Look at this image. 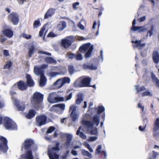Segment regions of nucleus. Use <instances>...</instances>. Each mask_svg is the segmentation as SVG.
Instances as JSON below:
<instances>
[{
	"instance_id": "f257e3e1",
	"label": "nucleus",
	"mask_w": 159,
	"mask_h": 159,
	"mask_svg": "<svg viewBox=\"0 0 159 159\" xmlns=\"http://www.w3.org/2000/svg\"><path fill=\"white\" fill-rule=\"evenodd\" d=\"M94 48L93 45H91L90 43H88L83 44L79 48L80 52L85 53L84 57L85 58H89L91 55Z\"/></svg>"
},
{
	"instance_id": "f03ea898",
	"label": "nucleus",
	"mask_w": 159,
	"mask_h": 159,
	"mask_svg": "<svg viewBox=\"0 0 159 159\" xmlns=\"http://www.w3.org/2000/svg\"><path fill=\"white\" fill-rule=\"evenodd\" d=\"M3 125L7 129H11L13 130L17 129L16 124L8 117L6 116L4 118Z\"/></svg>"
},
{
	"instance_id": "7ed1b4c3",
	"label": "nucleus",
	"mask_w": 159,
	"mask_h": 159,
	"mask_svg": "<svg viewBox=\"0 0 159 159\" xmlns=\"http://www.w3.org/2000/svg\"><path fill=\"white\" fill-rule=\"evenodd\" d=\"M59 144V143L57 142L55 146L52 147L50 151L48 152V156L50 159H58L59 158V155L57 154L54 151H58L60 150Z\"/></svg>"
},
{
	"instance_id": "20e7f679",
	"label": "nucleus",
	"mask_w": 159,
	"mask_h": 159,
	"mask_svg": "<svg viewBox=\"0 0 159 159\" xmlns=\"http://www.w3.org/2000/svg\"><path fill=\"white\" fill-rule=\"evenodd\" d=\"M8 21L14 25H17L19 22V16L16 12H12L9 14L7 16Z\"/></svg>"
},
{
	"instance_id": "39448f33",
	"label": "nucleus",
	"mask_w": 159,
	"mask_h": 159,
	"mask_svg": "<svg viewBox=\"0 0 159 159\" xmlns=\"http://www.w3.org/2000/svg\"><path fill=\"white\" fill-rule=\"evenodd\" d=\"M8 141L5 137L0 135V152L3 153L7 152L8 149Z\"/></svg>"
},
{
	"instance_id": "423d86ee",
	"label": "nucleus",
	"mask_w": 159,
	"mask_h": 159,
	"mask_svg": "<svg viewBox=\"0 0 159 159\" xmlns=\"http://www.w3.org/2000/svg\"><path fill=\"white\" fill-rule=\"evenodd\" d=\"M67 38L62 39L61 41V46L66 49L71 45L74 39V37L72 36H69Z\"/></svg>"
},
{
	"instance_id": "0eeeda50",
	"label": "nucleus",
	"mask_w": 159,
	"mask_h": 159,
	"mask_svg": "<svg viewBox=\"0 0 159 159\" xmlns=\"http://www.w3.org/2000/svg\"><path fill=\"white\" fill-rule=\"evenodd\" d=\"M35 144L34 140L31 139H26L23 143L21 149L24 148L25 150H31L33 147L34 146Z\"/></svg>"
},
{
	"instance_id": "6e6552de",
	"label": "nucleus",
	"mask_w": 159,
	"mask_h": 159,
	"mask_svg": "<svg viewBox=\"0 0 159 159\" xmlns=\"http://www.w3.org/2000/svg\"><path fill=\"white\" fill-rule=\"evenodd\" d=\"M159 118H157L154 122V126L153 129V136L155 138L159 137Z\"/></svg>"
},
{
	"instance_id": "1a4fd4ad",
	"label": "nucleus",
	"mask_w": 159,
	"mask_h": 159,
	"mask_svg": "<svg viewBox=\"0 0 159 159\" xmlns=\"http://www.w3.org/2000/svg\"><path fill=\"white\" fill-rule=\"evenodd\" d=\"M70 81V79L69 77H65L62 79H58L54 83V84L59 85L58 86L60 88L62 87L65 83H69Z\"/></svg>"
},
{
	"instance_id": "9d476101",
	"label": "nucleus",
	"mask_w": 159,
	"mask_h": 159,
	"mask_svg": "<svg viewBox=\"0 0 159 159\" xmlns=\"http://www.w3.org/2000/svg\"><path fill=\"white\" fill-rule=\"evenodd\" d=\"M43 95L39 92L34 93L33 95V99L36 104H38L42 102Z\"/></svg>"
},
{
	"instance_id": "9b49d317",
	"label": "nucleus",
	"mask_w": 159,
	"mask_h": 159,
	"mask_svg": "<svg viewBox=\"0 0 159 159\" xmlns=\"http://www.w3.org/2000/svg\"><path fill=\"white\" fill-rule=\"evenodd\" d=\"M16 86H17L18 89L21 91L25 90L28 88L25 83L22 80L16 83L12 87V88H14Z\"/></svg>"
},
{
	"instance_id": "f8f14e48",
	"label": "nucleus",
	"mask_w": 159,
	"mask_h": 159,
	"mask_svg": "<svg viewBox=\"0 0 159 159\" xmlns=\"http://www.w3.org/2000/svg\"><path fill=\"white\" fill-rule=\"evenodd\" d=\"M47 117L44 115H40L36 118V121L39 126H41L46 123Z\"/></svg>"
},
{
	"instance_id": "ddd939ff",
	"label": "nucleus",
	"mask_w": 159,
	"mask_h": 159,
	"mask_svg": "<svg viewBox=\"0 0 159 159\" xmlns=\"http://www.w3.org/2000/svg\"><path fill=\"white\" fill-rule=\"evenodd\" d=\"M76 107L75 106L72 105L70 107L69 111H71L70 116L72 118V121H75L79 117V116L76 112Z\"/></svg>"
},
{
	"instance_id": "4468645a",
	"label": "nucleus",
	"mask_w": 159,
	"mask_h": 159,
	"mask_svg": "<svg viewBox=\"0 0 159 159\" xmlns=\"http://www.w3.org/2000/svg\"><path fill=\"white\" fill-rule=\"evenodd\" d=\"M136 21V20L135 19H134L133 20L132 22V26L130 29V30H132L134 31H138L139 33H141L144 32L146 30L144 28L143 26H135Z\"/></svg>"
},
{
	"instance_id": "2eb2a0df",
	"label": "nucleus",
	"mask_w": 159,
	"mask_h": 159,
	"mask_svg": "<svg viewBox=\"0 0 159 159\" xmlns=\"http://www.w3.org/2000/svg\"><path fill=\"white\" fill-rule=\"evenodd\" d=\"M14 103L18 111H23L25 108V105L24 102L16 100L14 101Z\"/></svg>"
},
{
	"instance_id": "dca6fc26",
	"label": "nucleus",
	"mask_w": 159,
	"mask_h": 159,
	"mask_svg": "<svg viewBox=\"0 0 159 159\" xmlns=\"http://www.w3.org/2000/svg\"><path fill=\"white\" fill-rule=\"evenodd\" d=\"M26 82L25 83L27 87L34 86V83L31 75L29 74H27L26 75Z\"/></svg>"
},
{
	"instance_id": "f3484780",
	"label": "nucleus",
	"mask_w": 159,
	"mask_h": 159,
	"mask_svg": "<svg viewBox=\"0 0 159 159\" xmlns=\"http://www.w3.org/2000/svg\"><path fill=\"white\" fill-rule=\"evenodd\" d=\"M21 157L24 159H33L32 150H28L25 154L21 155Z\"/></svg>"
},
{
	"instance_id": "a211bd4d",
	"label": "nucleus",
	"mask_w": 159,
	"mask_h": 159,
	"mask_svg": "<svg viewBox=\"0 0 159 159\" xmlns=\"http://www.w3.org/2000/svg\"><path fill=\"white\" fill-rule=\"evenodd\" d=\"M151 77L153 83L157 88H159V80L152 72L151 73Z\"/></svg>"
},
{
	"instance_id": "6ab92c4d",
	"label": "nucleus",
	"mask_w": 159,
	"mask_h": 159,
	"mask_svg": "<svg viewBox=\"0 0 159 159\" xmlns=\"http://www.w3.org/2000/svg\"><path fill=\"white\" fill-rule=\"evenodd\" d=\"M91 80V78L89 77L82 78L81 83L82 84V87L90 86Z\"/></svg>"
},
{
	"instance_id": "aec40b11",
	"label": "nucleus",
	"mask_w": 159,
	"mask_h": 159,
	"mask_svg": "<svg viewBox=\"0 0 159 159\" xmlns=\"http://www.w3.org/2000/svg\"><path fill=\"white\" fill-rule=\"evenodd\" d=\"M34 72L36 75H40V76L44 75V71L41 67H34Z\"/></svg>"
},
{
	"instance_id": "412c9836",
	"label": "nucleus",
	"mask_w": 159,
	"mask_h": 159,
	"mask_svg": "<svg viewBox=\"0 0 159 159\" xmlns=\"http://www.w3.org/2000/svg\"><path fill=\"white\" fill-rule=\"evenodd\" d=\"M66 137L67 139V141L66 142V146H69L71 142L72 139V136L70 134H64L61 135V137L62 138Z\"/></svg>"
},
{
	"instance_id": "4be33fe9",
	"label": "nucleus",
	"mask_w": 159,
	"mask_h": 159,
	"mask_svg": "<svg viewBox=\"0 0 159 159\" xmlns=\"http://www.w3.org/2000/svg\"><path fill=\"white\" fill-rule=\"evenodd\" d=\"M36 113V112L34 110L30 109L28 113L25 114V117L28 119H30L35 116Z\"/></svg>"
},
{
	"instance_id": "5701e85b",
	"label": "nucleus",
	"mask_w": 159,
	"mask_h": 159,
	"mask_svg": "<svg viewBox=\"0 0 159 159\" xmlns=\"http://www.w3.org/2000/svg\"><path fill=\"white\" fill-rule=\"evenodd\" d=\"M152 59L154 62L156 64L159 62V53L157 51H154L152 54Z\"/></svg>"
},
{
	"instance_id": "b1692460",
	"label": "nucleus",
	"mask_w": 159,
	"mask_h": 159,
	"mask_svg": "<svg viewBox=\"0 0 159 159\" xmlns=\"http://www.w3.org/2000/svg\"><path fill=\"white\" fill-rule=\"evenodd\" d=\"M2 32L5 36L9 38H11L13 35V31L9 29L3 30Z\"/></svg>"
},
{
	"instance_id": "393cba45",
	"label": "nucleus",
	"mask_w": 159,
	"mask_h": 159,
	"mask_svg": "<svg viewBox=\"0 0 159 159\" xmlns=\"http://www.w3.org/2000/svg\"><path fill=\"white\" fill-rule=\"evenodd\" d=\"M55 11V9L50 8L46 12L44 16V19L48 18L49 17L52 16Z\"/></svg>"
},
{
	"instance_id": "a878e982",
	"label": "nucleus",
	"mask_w": 159,
	"mask_h": 159,
	"mask_svg": "<svg viewBox=\"0 0 159 159\" xmlns=\"http://www.w3.org/2000/svg\"><path fill=\"white\" fill-rule=\"evenodd\" d=\"M131 42L132 43H134V44H133V47L134 48H137L139 47H143L145 46V43H141V40H136L135 41L132 40Z\"/></svg>"
},
{
	"instance_id": "bb28decb",
	"label": "nucleus",
	"mask_w": 159,
	"mask_h": 159,
	"mask_svg": "<svg viewBox=\"0 0 159 159\" xmlns=\"http://www.w3.org/2000/svg\"><path fill=\"white\" fill-rule=\"evenodd\" d=\"M81 124L86 126L88 128H92L93 126V124L92 122L89 120H83L81 121Z\"/></svg>"
},
{
	"instance_id": "cd10ccee",
	"label": "nucleus",
	"mask_w": 159,
	"mask_h": 159,
	"mask_svg": "<svg viewBox=\"0 0 159 159\" xmlns=\"http://www.w3.org/2000/svg\"><path fill=\"white\" fill-rule=\"evenodd\" d=\"M55 93H49L48 97V101L50 103H54Z\"/></svg>"
},
{
	"instance_id": "c85d7f7f",
	"label": "nucleus",
	"mask_w": 159,
	"mask_h": 159,
	"mask_svg": "<svg viewBox=\"0 0 159 159\" xmlns=\"http://www.w3.org/2000/svg\"><path fill=\"white\" fill-rule=\"evenodd\" d=\"M46 78L44 75L42 76H41L40 81L39 83L40 86H44L46 84Z\"/></svg>"
},
{
	"instance_id": "c756f323",
	"label": "nucleus",
	"mask_w": 159,
	"mask_h": 159,
	"mask_svg": "<svg viewBox=\"0 0 159 159\" xmlns=\"http://www.w3.org/2000/svg\"><path fill=\"white\" fill-rule=\"evenodd\" d=\"M100 123V120L99 118L97 115L96 114L94 115L93 117V125H95L96 126H97Z\"/></svg>"
},
{
	"instance_id": "7c9ffc66",
	"label": "nucleus",
	"mask_w": 159,
	"mask_h": 159,
	"mask_svg": "<svg viewBox=\"0 0 159 159\" xmlns=\"http://www.w3.org/2000/svg\"><path fill=\"white\" fill-rule=\"evenodd\" d=\"M28 56L29 57H31L35 50V46L33 44L29 46L28 48Z\"/></svg>"
},
{
	"instance_id": "2f4dec72",
	"label": "nucleus",
	"mask_w": 159,
	"mask_h": 159,
	"mask_svg": "<svg viewBox=\"0 0 159 159\" xmlns=\"http://www.w3.org/2000/svg\"><path fill=\"white\" fill-rule=\"evenodd\" d=\"M82 78L80 77L77 79L74 84V86L76 87H82V84L81 83Z\"/></svg>"
},
{
	"instance_id": "473e14b6",
	"label": "nucleus",
	"mask_w": 159,
	"mask_h": 159,
	"mask_svg": "<svg viewBox=\"0 0 159 159\" xmlns=\"http://www.w3.org/2000/svg\"><path fill=\"white\" fill-rule=\"evenodd\" d=\"M61 24H59L57 26L58 30L60 31L63 30L65 28L66 26V22L65 21H61Z\"/></svg>"
},
{
	"instance_id": "72a5a7b5",
	"label": "nucleus",
	"mask_w": 159,
	"mask_h": 159,
	"mask_svg": "<svg viewBox=\"0 0 159 159\" xmlns=\"http://www.w3.org/2000/svg\"><path fill=\"white\" fill-rule=\"evenodd\" d=\"M81 129V126H80L78 129L76 134L77 135H79L80 137L82 138L83 139H85L86 138V136L84 133L82 132H80V131Z\"/></svg>"
},
{
	"instance_id": "f704fd0d",
	"label": "nucleus",
	"mask_w": 159,
	"mask_h": 159,
	"mask_svg": "<svg viewBox=\"0 0 159 159\" xmlns=\"http://www.w3.org/2000/svg\"><path fill=\"white\" fill-rule=\"evenodd\" d=\"M44 60L47 63L49 64L56 63V61L51 57H46Z\"/></svg>"
},
{
	"instance_id": "c9c22d12",
	"label": "nucleus",
	"mask_w": 159,
	"mask_h": 159,
	"mask_svg": "<svg viewBox=\"0 0 159 159\" xmlns=\"http://www.w3.org/2000/svg\"><path fill=\"white\" fill-rule=\"evenodd\" d=\"M75 59L76 60L80 61L83 59V57L82 54L79 52L77 51L76 54H75Z\"/></svg>"
},
{
	"instance_id": "e433bc0d",
	"label": "nucleus",
	"mask_w": 159,
	"mask_h": 159,
	"mask_svg": "<svg viewBox=\"0 0 159 159\" xmlns=\"http://www.w3.org/2000/svg\"><path fill=\"white\" fill-rule=\"evenodd\" d=\"M41 25L40 20L39 19L35 20L33 23V27L34 29L36 28Z\"/></svg>"
},
{
	"instance_id": "4c0bfd02",
	"label": "nucleus",
	"mask_w": 159,
	"mask_h": 159,
	"mask_svg": "<svg viewBox=\"0 0 159 159\" xmlns=\"http://www.w3.org/2000/svg\"><path fill=\"white\" fill-rule=\"evenodd\" d=\"M68 70L70 75H72L75 71L74 66L72 65H69L68 66Z\"/></svg>"
},
{
	"instance_id": "58836bf2",
	"label": "nucleus",
	"mask_w": 159,
	"mask_h": 159,
	"mask_svg": "<svg viewBox=\"0 0 159 159\" xmlns=\"http://www.w3.org/2000/svg\"><path fill=\"white\" fill-rule=\"evenodd\" d=\"M135 87H136V89L137 94H138L141 91H142L146 90V88L144 86H142L139 88V85H136L135 86Z\"/></svg>"
},
{
	"instance_id": "ea45409f",
	"label": "nucleus",
	"mask_w": 159,
	"mask_h": 159,
	"mask_svg": "<svg viewBox=\"0 0 159 159\" xmlns=\"http://www.w3.org/2000/svg\"><path fill=\"white\" fill-rule=\"evenodd\" d=\"M82 153L84 156H87L91 158L92 155L91 153L89 152L88 151H86L84 149H82L81 150Z\"/></svg>"
},
{
	"instance_id": "a19ab883",
	"label": "nucleus",
	"mask_w": 159,
	"mask_h": 159,
	"mask_svg": "<svg viewBox=\"0 0 159 159\" xmlns=\"http://www.w3.org/2000/svg\"><path fill=\"white\" fill-rule=\"evenodd\" d=\"M45 30V28L44 26H43L41 29L39 33V36L40 37H42L43 36V37L45 36V34L44 35V33Z\"/></svg>"
},
{
	"instance_id": "79ce46f5",
	"label": "nucleus",
	"mask_w": 159,
	"mask_h": 159,
	"mask_svg": "<svg viewBox=\"0 0 159 159\" xmlns=\"http://www.w3.org/2000/svg\"><path fill=\"white\" fill-rule=\"evenodd\" d=\"M64 100V98L63 97H56L55 98L54 103L58 102H63Z\"/></svg>"
},
{
	"instance_id": "37998d69",
	"label": "nucleus",
	"mask_w": 159,
	"mask_h": 159,
	"mask_svg": "<svg viewBox=\"0 0 159 159\" xmlns=\"http://www.w3.org/2000/svg\"><path fill=\"white\" fill-rule=\"evenodd\" d=\"M83 101V97L82 95L80 94L78 96V98L76 100V102L77 104H80Z\"/></svg>"
},
{
	"instance_id": "c03bdc74",
	"label": "nucleus",
	"mask_w": 159,
	"mask_h": 159,
	"mask_svg": "<svg viewBox=\"0 0 159 159\" xmlns=\"http://www.w3.org/2000/svg\"><path fill=\"white\" fill-rule=\"evenodd\" d=\"M50 111H55L57 113L58 112V109L57 104L53 105L51 107Z\"/></svg>"
},
{
	"instance_id": "a18cd8bd",
	"label": "nucleus",
	"mask_w": 159,
	"mask_h": 159,
	"mask_svg": "<svg viewBox=\"0 0 159 159\" xmlns=\"http://www.w3.org/2000/svg\"><path fill=\"white\" fill-rule=\"evenodd\" d=\"M97 114H99L103 112L105 110L104 107L103 106H99L98 108Z\"/></svg>"
},
{
	"instance_id": "49530a36",
	"label": "nucleus",
	"mask_w": 159,
	"mask_h": 159,
	"mask_svg": "<svg viewBox=\"0 0 159 159\" xmlns=\"http://www.w3.org/2000/svg\"><path fill=\"white\" fill-rule=\"evenodd\" d=\"M20 36H22L25 39H31L32 38L31 35L27 34L25 33H22L21 35Z\"/></svg>"
},
{
	"instance_id": "de8ad7c7",
	"label": "nucleus",
	"mask_w": 159,
	"mask_h": 159,
	"mask_svg": "<svg viewBox=\"0 0 159 159\" xmlns=\"http://www.w3.org/2000/svg\"><path fill=\"white\" fill-rule=\"evenodd\" d=\"M58 109H60L62 110H64L65 108V105L64 103L57 104Z\"/></svg>"
},
{
	"instance_id": "09e8293b",
	"label": "nucleus",
	"mask_w": 159,
	"mask_h": 159,
	"mask_svg": "<svg viewBox=\"0 0 159 159\" xmlns=\"http://www.w3.org/2000/svg\"><path fill=\"white\" fill-rule=\"evenodd\" d=\"M154 30V26L153 25H152L151 27V29L150 30H149L148 31L147 35L146 36L148 37V34H149V36H151L152 34H153V31Z\"/></svg>"
},
{
	"instance_id": "8fccbe9b",
	"label": "nucleus",
	"mask_w": 159,
	"mask_h": 159,
	"mask_svg": "<svg viewBox=\"0 0 159 159\" xmlns=\"http://www.w3.org/2000/svg\"><path fill=\"white\" fill-rule=\"evenodd\" d=\"M12 65V62L10 61L7 62V63L4 66L3 69H10L11 66Z\"/></svg>"
},
{
	"instance_id": "3c124183",
	"label": "nucleus",
	"mask_w": 159,
	"mask_h": 159,
	"mask_svg": "<svg viewBox=\"0 0 159 159\" xmlns=\"http://www.w3.org/2000/svg\"><path fill=\"white\" fill-rule=\"evenodd\" d=\"M75 54L71 53L70 52H68L67 53V55L68 57L70 59H72L73 58H75Z\"/></svg>"
},
{
	"instance_id": "603ef678",
	"label": "nucleus",
	"mask_w": 159,
	"mask_h": 159,
	"mask_svg": "<svg viewBox=\"0 0 159 159\" xmlns=\"http://www.w3.org/2000/svg\"><path fill=\"white\" fill-rule=\"evenodd\" d=\"M142 94L143 96H149L150 97H152V94L148 91H147L145 92H144L142 93Z\"/></svg>"
},
{
	"instance_id": "864d4df0",
	"label": "nucleus",
	"mask_w": 159,
	"mask_h": 159,
	"mask_svg": "<svg viewBox=\"0 0 159 159\" xmlns=\"http://www.w3.org/2000/svg\"><path fill=\"white\" fill-rule=\"evenodd\" d=\"M55 128L53 126L50 127L47 131V134H50L52 133L55 129Z\"/></svg>"
},
{
	"instance_id": "5fc2aeb1",
	"label": "nucleus",
	"mask_w": 159,
	"mask_h": 159,
	"mask_svg": "<svg viewBox=\"0 0 159 159\" xmlns=\"http://www.w3.org/2000/svg\"><path fill=\"white\" fill-rule=\"evenodd\" d=\"M58 36L57 34H55L52 32H50L47 35L48 37L54 38Z\"/></svg>"
},
{
	"instance_id": "6e6d98bb",
	"label": "nucleus",
	"mask_w": 159,
	"mask_h": 159,
	"mask_svg": "<svg viewBox=\"0 0 159 159\" xmlns=\"http://www.w3.org/2000/svg\"><path fill=\"white\" fill-rule=\"evenodd\" d=\"M38 53L39 54H44L49 56L51 55V54L50 53L47 52H43L42 51H39Z\"/></svg>"
},
{
	"instance_id": "4d7b16f0",
	"label": "nucleus",
	"mask_w": 159,
	"mask_h": 159,
	"mask_svg": "<svg viewBox=\"0 0 159 159\" xmlns=\"http://www.w3.org/2000/svg\"><path fill=\"white\" fill-rule=\"evenodd\" d=\"M152 154L151 158L152 159H156L157 156L158 155V153L153 150L152 151Z\"/></svg>"
},
{
	"instance_id": "13d9d810",
	"label": "nucleus",
	"mask_w": 159,
	"mask_h": 159,
	"mask_svg": "<svg viewBox=\"0 0 159 159\" xmlns=\"http://www.w3.org/2000/svg\"><path fill=\"white\" fill-rule=\"evenodd\" d=\"M59 73L58 72H50L49 73V75L52 77H54L55 76H56L57 75H59Z\"/></svg>"
},
{
	"instance_id": "bf43d9fd",
	"label": "nucleus",
	"mask_w": 159,
	"mask_h": 159,
	"mask_svg": "<svg viewBox=\"0 0 159 159\" xmlns=\"http://www.w3.org/2000/svg\"><path fill=\"white\" fill-rule=\"evenodd\" d=\"M102 148L101 145H99L97 148L96 149V154H100L101 153V149Z\"/></svg>"
},
{
	"instance_id": "052dcab7",
	"label": "nucleus",
	"mask_w": 159,
	"mask_h": 159,
	"mask_svg": "<svg viewBox=\"0 0 159 159\" xmlns=\"http://www.w3.org/2000/svg\"><path fill=\"white\" fill-rule=\"evenodd\" d=\"M80 4V3L78 2H76L72 4V7L74 9L76 10L77 9L76 7L77 6H79Z\"/></svg>"
},
{
	"instance_id": "680f3d73",
	"label": "nucleus",
	"mask_w": 159,
	"mask_h": 159,
	"mask_svg": "<svg viewBox=\"0 0 159 159\" xmlns=\"http://www.w3.org/2000/svg\"><path fill=\"white\" fill-rule=\"evenodd\" d=\"M97 138V137L96 136L90 137L89 138L88 140L89 141H93L96 140Z\"/></svg>"
},
{
	"instance_id": "e2e57ef3",
	"label": "nucleus",
	"mask_w": 159,
	"mask_h": 159,
	"mask_svg": "<svg viewBox=\"0 0 159 159\" xmlns=\"http://www.w3.org/2000/svg\"><path fill=\"white\" fill-rule=\"evenodd\" d=\"M90 64H84L83 67V68L86 69L90 70Z\"/></svg>"
},
{
	"instance_id": "0e129e2a",
	"label": "nucleus",
	"mask_w": 159,
	"mask_h": 159,
	"mask_svg": "<svg viewBox=\"0 0 159 159\" xmlns=\"http://www.w3.org/2000/svg\"><path fill=\"white\" fill-rule=\"evenodd\" d=\"M97 66L93 64H90V70H95L97 69Z\"/></svg>"
},
{
	"instance_id": "69168bd1",
	"label": "nucleus",
	"mask_w": 159,
	"mask_h": 159,
	"mask_svg": "<svg viewBox=\"0 0 159 159\" xmlns=\"http://www.w3.org/2000/svg\"><path fill=\"white\" fill-rule=\"evenodd\" d=\"M3 54L5 56H9V51L7 50H4L3 51Z\"/></svg>"
},
{
	"instance_id": "338daca9",
	"label": "nucleus",
	"mask_w": 159,
	"mask_h": 159,
	"mask_svg": "<svg viewBox=\"0 0 159 159\" xmlns=\"http://www.w3.org/2000/svg\"><path fill=\"white\" fill-rule=\"evenodd\" d=\"M146 125H147V124H146L143 127H142L141 126H139V130L141 131H143L145 129L146 126Z\"/></svg>"
},
{
	"instance_id": "774afa93",
	"label": "nucleus",
	"mask_w": 159,
	"mask_h": 159,
	"mask_svg": "<svg viewBox=\"0 0 159 159\" xmlns=\"http://www.w3.org/2000/svg\"><path fill=\"white\" fill-rule=\"evenodd\" d=\"M146 19L145 16H143L139 19L138 20L140 22L144 21Z\"/></svg>"
}]
</instances>
